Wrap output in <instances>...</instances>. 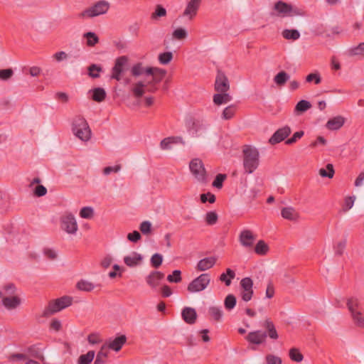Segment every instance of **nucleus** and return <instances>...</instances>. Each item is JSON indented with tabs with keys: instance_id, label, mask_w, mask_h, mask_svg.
<instances>
[{
	"instance_id": "1",
	"label": "nucleus",
	"mask_w": 364,
	"mask_h": 364,
	"mask_svg": "<svg viewBox=\"0 0 364 364\" xmlns=\"http://www.w3.org/2000/svg\"><path fill=\"white\" fill-rule=\"evenodd\" d=\"M166 75V71L159 69L150 80L146 81H138L133 84L132 92L136 98L141 97L146 92L154 93L157 90L156 85L161 81Z\"/></svg>"
},
{
	"instance_id": "2",
	"label": "nucleus",
	"mask_w": 364,
	"mask_h": 364,
	"mask_svg": "<svg viewBox=\"0 0 364 364\" xmlns=\"http://www.w3.org/2000/svg\"><path fill=\"white\" fill-rule=\"evenodd\" d=\"M243 166L246 173H253L259 164V153L257 149L250 145H245L242 149Z\"/></svg>"
},
{
	"instance_id": "3",
	"label": "nucleus",
	"mask_w": 364,
	"mask_h": 364,
	"mask_svg": "<svg viewBox=\"0 0 364 364\" xmlns=\"http://www.w3.org/2000/svg\"><path fill=\"white\" fill-rule=\"evenodd\" d=\"M305 14L304 9L282 1H278L274 4L272 13V15L282 18L304 16Z\"/></svg>"
},
{
	"instance_id": "4",
	"label": "nucleus",
	"mask_w": 364,
	"mask_h": 364,
	"mask_svg": "<svg viewBox=\"0 0 364 364\" xmlns=\"http://www.w3.org/2000/svg\"><path fill=\"white\" fill-rule=\"evenodd\" d=\"M346 304L353 323L358 328H364V311L359 299L351 296L347 299Z\"/></svg>"
},
{
	"instance_id": "5",
	"label": "nucleus",
	"mask_w": 364,
	"mask_h": 364,
	"mask_svg": "<svg viewBox=\"0 0 364 364\" xmlns=\"http://www.w3.org/2000/svg\"><path fill=\"white\" fill-rule=\"evenodd\" d=\"M72 131L74 135L82 141H87L91 138V129L86 119L77 116L73 119Z\"/></svg>"
},
{
	"instance_id": "6",
	"label": "nucleus",
	"mask_w": 364,
	"mask_h": 364,
	"mask_svg": "<svg viewBox=\"0 0 364 364\" xmlns=\"http://www.w3.org/2000/svg\"><path fill=\"white\" fill-rule=\"evenodd\" d=\"M72 303L73 298L68 296H64L50 301L46 308L43 310L42 316L44 317H49L51 315L70 306Z\"/></svg>"
},
{
	"instance_id": "7",
	"label": "nucleus",
	"mask_w": 364,
	"mask_h": 364,
	"mask_svg": "<svg viewBox=\"0 0 364 364\" xmlns=\"http://www.w3.org/2000/svg\"><path fill=\"white\" fill-rule=\"evenodd\" d=\"M189 168L194 178L201 183L208 182V176L203 161L198 158L193 159L189 164Z\"/></svg>"
},
{
	"instance_id": "8",
	"label": "nucleus",
	"mask_w": 364,
	"mask_h": 364,
	"mask_svg": "<svg viewBox=\"0 0 364 364\" xmlns=\"http://www.w3.org/2000/svg\"><path fill=\"white\" fill-rule=\"evenodd\" d=\"M211 281L208 273H203L192 280L187 287V290L191 293H198L205 290Z\"/></svg>"
},
{
	"instance_id": "9",
	"label": "nucleus",
	"mask_w": 364,
	"mask_h": 364,
	"mask_svg": "<svg viewBox=\"0 0 364 364\" xmlns=\"http://www.w3.org/2000/svg\"><path fill=\"white\" fill-rule=\"evenodd\" d=\"M109 8V4L107 1L102 0L95 3L93 6L84 10L80 16L82 18H93L100 15L105 14Z\"/></svg>"
},
{
	"instance_id": "10",
	"label": "nucleus",
	"mask_w": 364,
	"mask_h": 364,
	"mask_svg": "<svg viewBox=\"0 0 364 364\" xmlns=\"http://www.w3.org/2000/svg\"><path fill=\"white\" fill-rule=\"evenodd\" d=\"M61 229L69 235H75L78 230V225L75 217L71 213H65L60 220Z\"/></svg>"
},
{
	"instance_id": "11",
	"label": "nucleus",
	"mask_w": 364,
	"mask_h": 364,
	"mask_svg": "<svg viewBox=\"0 0 364 364\" xmlns=\"http://www.w3.org/2000/svg\"><path fill=\"white\" fill-rule=\"evenodd\" d=\"M186 126L188 134L192 137H202L205 134L206 127L199 119L190 118L186 120Z\"/></svg>"
},
{
	"instance_id": "12",
	"label": "nucleus",
	"mask_w": 364,
	"mask_h": 364,
	"mask_svg": "<svg viewBox=\"0 0 364 364\" xmlns=\"http://www.w3.org/2000/svg\"><path fill=\"white\" fill-rule=\"evenodd\" d=\"M127 65L128 58L127 56L123 55L117 58L112 69L111 78L119 81L122 79V75L127 69Z\"/></svg>"
},
{
	"instance_id": "13",
	"label": "nucleus",
	"mask_w": 364,
	"mask_h": 364,
	"mask_svg": "<svg viewBox=\"0 0 364 364\" xmlns=\"http://www.w3.org/2000/svg\"><path fill=\"white\" fill-rule=\"evenodd\" d=\"M253 282L250 277H245L240 281V296L245 301H250L253 296Z\"/></svg>"
},
{
	"instance_id": "14",
	"label": "nucleus",
	"mask_w": 364,
	"mask_h": 364,
	"mask_svg": "<svg viewBox=\"0 0 364 364\" xmlns=\"http://www.w3.org/2000/svg\"><path fill=\"white\" fill-rule=\"evenodd\" d=\"M201 2L202 0H188L183 12V16L192 20L197 15Z\"/></svg>"
},
{
	"instance_id": "15",
	"label": "nucleus",
	"mask_w": 364,
	"mask_h": 364,
	"mask_svg": "<svg viewBox=\"0 0 364 364\" xmlns=\"http://www.w3.org/2000/svg\"><path fill=\"white\" fill-rule=\"evenodd\" d=\"M291 128L287 125L279 128L269 139V144L274 145L282 141L291 134Z\"/></svg>"
},
{
	"instance_id": "16",
	"label": "nucleus",
	"mask_w": 364,
	"mask_h": 364,
	"mask_svg": "<svg viewBox=\"0 0 364 364\" xmlns=\"http://www.w3.org/2000/svg\"><path fill=\"white\" fill-rule=\"evenodd\" d=\"M229 89L230 85L228 77L223 72L219 71L215 79V90L218 92H226Z\"/></svg>"
},
{
	"instance_id": "17",
	"label": "nucleus",
	"mask_w": 364,
	"mask_h": 364,
	"mask_svg": "<svg viewBox=\"0 0 364 364\" xmlns=\"http://www.w3.org/2000/svg\"><path fill=\"white\" fill-rule=\"evenodd\" d=\"M126 336L121 335L119 336L114 338V339H109L104 346H105L106 348H109L117 352L121 350V348L126 343Z\"/></svg>"
},
{
	"instance_id": "18",
	"label": "nucleus",
	"mask_w": 364,
	"mask_h": 364,
	"mask_svg": "<svg viewBox=\"0 0 364 364\" xmlns=\"http://www.w3.org/2000/svg\"><path fill=\"white\" fill-rule=\"evenodd\" d=\"M255 238V235L250 230H243L239 235V241L241 245L245 247H252Z\"/></svg>"
},
{
	"instance_id": "19",
	"label": "nucleus",
	"mask_w": 364,
	"mask_h": 364,
	"mask_svg": "<svg viewBox=\"0 0 364 364\" xmlns=\"http://www.w3.org/2000/svg\"><path fill=\"white\" fill-rule=\"evenodd\" d=\"M267 338V333L261 331H255L250 332L245 337L246 340L250 343L259 345L264 343Z\"/></svg>"
},
{
	"instance_id": "20",
	"label": "nucleus",
	"mask_w": 364,
	"mask_h": 364,
	"mask_svg": "<svg viewBox=\"0 0 364 364\" xmlns=\"http://www.w3.org/2000/svg\"><path fill=\"white\" fill-rule=\"evenodd\" d=\"M164 277V273L159 271H153L146 277V282L151 289H156Z\"/></svg>"
},
{
	"instance_id": "21",
	"label": "nucleus",
	"mask_w": 364,
	"mask_h": 364,
	"mask_svg": "<svg viewBox=\"0 0 364 364\" xmlns=\"http://www.w3.org/2000/svg\"><path fill=\"white\" fill-rule=\"evenodd\" d=\"M142 260V255L136 252H132L131 254L124 257V264L129 267L139 265Z\"/></svg>"
},
{
	"instance_id": "22",
	"label": "nucleus",
	"mask_w": 364,
	"mask_h": 364,
	"mask_svg": "<svg viewBox=\"0 0 364 364\" xmlns=\"http://www.w3.org/2000/svg\"><path fill=\"white\" fill-rule=\"evenodd\" d=\"M21 304V299L17 296H5L2 298V304L9 309H14Z\"/></svg>"
},
{
	"instance_id": "23",
	"label": "nucleus",
	"mask_w": 364,
	"mask_h": 364,
	"mask_svg": "<svg viewBox=\"0 0 364 364\" xmlns=\"http://www.w3.org/2000/svg\"><path fill=\"white\" fill-rule=\"evenodd\" d=\"M216 262V258L208 257L198 261L196 269L200 272H204L212 268Z\"/></svg>"
},
{
	"instance_id": "24",
	"label": "nucleus",
	"mask_w": 364,
	"mask_h": 364,
	"mask_svg": "<svg viewBox=\"0 0 364 364\" xmlns=\"http://www.w3.org/2000/svg\"><path fill=\"white\" fill-rule=\"evenodd\" d=\"M281 215L283 218L290 221H297L299 219V213L291 206L283 208L281 210Z\"/></svg>"
},
{
	"instance_id": "25",
	"label": "nucleus",
	"mask_w": 364,
	"mask_h": 364,
	"mask_svg": "<svg viewBox=\"0 0 364 364\" xmlns=\"http://www.w3.org/2000/svg\"><path fill=\"white\" fill-rule=\"evenodd\" d=\"M181 316L183 319L189 324L194 323L197 318L196 311L191 307H185L182 311Z\"/></svg>"
},
{
	"instance_id": "26",
	"label": "nucleus",
	"mask_w": 364,
	"mask_h": 364,
	"mask_svg": "<svg viewBox=\"0 0 364 364\" xmlns=\"http://www.w3.org/2000/svg\"><path fill=\"white\" fill-rule=\"evenodd\" d=\"M177 143H183V139L180 136L166 137L161 141L160 147L162 150H169L172 145Z\"/></svg>"
},
{
	"instance_id": "27",
	"label": "nucleus",
	"mask_w": 364,
	"mask_h": 364,
	"mask_svg": "<svg viewBox=\"0 0 364 364\" xmlns=\"http://www.w3.org/2000/svg\"><path fill=\"white\" fill-rule=\"evenodd\" d=\"M345 119L341 116H337L330 119L326 127L329 130H338L344 124Z\"/></svg>"
},
{
	"instance_id": "28",
	"label": "nucleus",
	"mask_w": 364,
	"mask_h": 364,
	"mask_svg": "<svg viewBox=\"0 0 364 364\" xmlns=\"http://www.w3.org/2000/svg\"><path fill=\"white\" fill-rule=\"evenodd\" d=\"M213 102L216 105L226 104L232 100V97L226 92H218L213 95Z\"/></svg>"
},
{
	"instance_id": "29",
	"label": "nucleus",
	"mask_w": 364,
	"mask_h": 364,
	"mask_svg": "<svg viewBox=\"0 0 364 364\" xmlns=\"http://www.w3.org/2000/svg\"><path fill=\"white\" fill-rule=\"evenodd\" d=\"M263 326L267 329V334L270 338L276 340L278 338V333L273 322L269 319H266Z\"/></svg>"
},
{
	"instance_id": "30",
	"label": "nucleus",
	"mask_w": 364,
	"mask_h": 364,
	"mask_svg": "<svg viewBox=\"0 0 364 364\" xmlns=\"http://www.w3.org/2000/svg\"><path fill=\"white\" fill-rule=\"evenodd\" d=\"M290 79V75L285 71H280L274 77V82L278 87H283Z\"/></svg>"
},
{
	"instance_id": "31",
	"label": "nucleus",
	"mask_w": 364,
	"mask_h": 364,
	"mask_svg": "<svg viewBox=\"0 0 364 364\" xmlns=\"http://www.w3.org/2000/svg\"><path fill=\"white\" fill-rule=\"evenodd\" d=\"M282 36L286 40L296 41L300 38V33L296 29H284Z\"/></svg>"
},
{
	"instance_id": "32",
	"label": "nucleus",
	"mask_w": 364,
	"mask_h": 364,
	"mask_svg": "<svg viewBox=\"0 0 364 364\" xmlns=\"http://www.w3.org/2000/svg\"><path fill=\"white\" fill-rule=\"evenodd\" d=\"M208 315L215 321H219L223 317V311L220 306H211L208 308Z\"/></svg>"
},
{
	"instance_id": "33",
	"label": "nucleus",
	"mask_w": 364,
	"mask_h": 364,
	"mask_svg": "<svg viewBox=\"0 0 364 364\" xmlns=\"http://www.w3.org/2000/svg\"><path fill=\"white\" fill-rule=\"evenodd\" d=\"M92 92V100L97 102H102L106 97V92L102 87H96L91 90Z\"/></svg>"
},
{
	"instance_id": "34",
	"label": "nucleus",
	"mask_w": 364,
	"mask_h": 364,
	"mask_svg": "<svg viewBox=\"0 0 364 364\" xmlns=\"http://www.w3.org/2000/svg\"><path fill=\"white\" fill-rule=\"evenodd\" d=\"M255 252L259 255H265L269 252V246L264 240H259L255 247Z\"/></svg>"
},
{
	"instance_id": "35",
	"label": "nucleus",
	"mask_w": 364,
	"mask_h": 364,
	"mask_svg": "<svg viewBox=\"0 0 364 364\" xmlns=\"http://www.w3.org/2000/svg\"><path fill=\"white\" fill-rule=\"evenodd\" d=\"M235 273L233 270L228 268L226 270V273H223L220 276V280L225 284L226 286H230L231 284V279H234Z\"/></svg>"
},
{
	"instance_id": "36",
	"label": "nucleus",
	"mask_w": 364,
	"mask_h": 364,
	"mask_svg": "<svg viewBox=\"0 0 364 364\" xmlns=\"http://www.w3.org/2000/svg\"><path fill=\"white\" fill-rule=\"evenodd\" d=\"M76 287L80 291L89 292L94 289L95 285L89 281L81 279L77 283Z\"/></svg>"
},
{
	"instance_id": "37",
	"label": "nucleus",
	"mask_w": 364,
	"mask_h": 364,
	"mask_svg": "<svg viewBox=\"0 0 364 364\" xmlns=\"http://www.w3.org/2000/svg\"><path fill=\"white\" fill-rule=\"evenodd\" d=\"M95 353L93 350L88 351L86 354L81 355L77 360V364H90L95 358Z\"/></svg>"
},
{
	"instance_id": "38",
	"label": "nucleus",
	"mask_w": 364,
	"mask_h": 364,
	"mask_svg": "<svg viewBox=\"0 0 364 364\" xmlns=\"http://www.w3.org/2000/svg\"><path fill=\"white\" fill-rule=\"evenodd\" d=\"M236 109H237L236 106L234 105L228 106L223 111L222 118L225 120H228V119H232L236 112Z\"/></svg>"
},
{
	"instance_id": "39",
	"label": "nucleus",
	"mask_w": 364,
	"mask_h": 364,
	"mask_svg": "<svg viewBox=\"0 0 364 364\" xmlns=\"http://www.w3.org/2000/svg\"><path fill=\"white\" fill-rule=\"evenodd\" d=\"M348 53L350 56L360 55L364 56V42L360 43L355 47H352L348 50Z\"/></svg>"
},
{
	"instance_id": "40",
	"label": "nucleus",
	"mask_w": 364,
	"mask_h": 364,
	"mask_svg": "<svg viewBox=\"0 0 364 364\" xmlns=\"http://www.w3.org/2000/svg\"><path fill=\"white\" fill-rule=\"evenodd\" d=\"M319 174L321 177L332 178L334 175L333 166L331 164H328L326 168H321L319 170Z\"/></svg>"
},
{
	"instance_id": "41",
	"label": "nucleus",
	"mask_w": 364,
	"mask_h": 364,
	"mask_svg": "<svg viewBox=\"0 0 364 364\" xmlns=\"http://www.w3.org/2000/svg\"><path fill=\"white\" fill-rule=\"evenodd\" d=\"M236 303V297L233 294H228L224 300V306L228 311L233 309Z\"/></svg>"
},
{
	"instance_id": "42",
	"label": "nucleus",
	"mask_w": 364,
	"mask_h": 364,
	"mask_svg": "<svg viewBox=\"0 0 364 364\" xmlns=\"http://www.w3.org/2000/svg\"><path fill=\"white\" fill-rule=\"evenodd\" d=\"M289 358L291 360L295 362H301L304 359L303 355L301 353L299 350L296 348H292L289 350Z\"/></svg>"
},
{
	"instance_id": "43",
	"label": "nucleus",
	"mask_w": 364,
	"mask_h": 364,
	"mask_svg": "<svg viewBox=\"0 0 364 364\" xmlns=\"http://www.w3.org/2000/svg\"><path fill=\"white\" fill-rule=\"evenodd\" d=\"M105 346H102L100 350L97 353L94 364H104L107 357V352Z\"/></svg>"
},
{
	"instance_id": "44",
	"label": "nucleus",
	"mask_w": 364,
	"mask_h": 364,
	"mask_svg": "<svg viewBox=\"0 0 364 364\" xmlns=\"http://www.w3.org/2000/svg\"><path fill=\"white\" fill-rule=\"evenodd\" d=\"M311 103L305 100H300L296 105L295 112H304L311 107Z\"/></svg>"
},
{
	"instance_id": "45",
	"label": "nucleus",
	"mask_w": 364,
	"mask_h": 364,
	"mask_svg": "<svg viewBox=\"0 0 364 364\" xmlns=\"http://www.w3.org/2000/svg\"><path fill=\"white\" fill-rule=\"evenodd\" d=\"M83 36L87 39V45L88 46H94L99 41V38L93 32L85 33Z\"/></svg>"
},
{
	"instance_id": "46",
	"label": "nucleus",
	"mask_w": 364,
	"mask_h": 364,
	"mask_svg": "<svg viewBox=\"0 0 364 364\" xmlns=\"http://www.w3.org/2000/svg\"><path fill=\"white\" fill-rule=\"evenodd\" d=\"M172 36L176 40H183L187 38L188 33L185 28H178L173 31Z\"/></svg>"
},
{
	"instance_id": "47",
	"label": "nucleus",
	"mask_w": 364,
	"mask_h": 364,
	"mask_svg": "<svg viewBox=\"0 0 364 364\" xmlns=\"http://www.w3.org/2000/svg\"><path fill=\"white\" fill-rule=\"evenodd\" d=\"M102 71V67L96 64H92L88 68V74L92 78L100 77L99 73Z\"/></svg>"
},
{
	"instance_id": "48",
	"label": "nucleus",
	"mask_w": 364,
	"mask_h": 364,
	"mask_svg": "<svg viewBox=\"0 0 364 364\" xmlns=\"http://www.w3.org/2000/svg\"><path fill=\"white\" fill-rule=\"evenodd\" d=\"M218 214L214 211L208 212L205 215V220L209 225H215L218 221Z\"/></svg>"
},
{
	"instance_id": "49",
	"label": "nucleus",
	"mask_w": 364,
	"mask_h": 364,
	"mask_svg": "<svg viewBox=\"0 0 364 364\" xmlns=\"http://www.w3.org/2000/svg\"><path fill=\"white\" fill-rule=\"evenodd\" d=\"M151 264L154 268L159 267L163 262V256L159 253L154 254L151 257Z\"/></svg>"
},
{
	"instance_id": "50",
	"label": "nucleus",
	"mask_w": 364,
	"mask_h": 364,
	"mask_svg": "<svg viewBox=\"0 0 364 364\" xmlns=\"http://www.w3.org/2000/svg\"><path fill=\"white\" fill-rule=\"evenodd\" d=\"M94 210L92 208L87 206L83 207L80 211V216L82 218L90 219L93 217Z\"/></svg>"
},
{
	"instance_id": "51",
	"label": "nucleus",
	"mask_w": 364,
	"mask_h": 364,
	"mask_svg": "<svg viewBox=\"0 0 364 364\" xmlns=\"http://www.w3.org/2000/svg\"><path fill=\"white\" fill-rule=\"evenodd\" d=\"M173 58V54L171 52H165L160 53L159 55V61L162 65H166L169 63Z\"/></svg>"
},
{
	"instance_id": "52",
	"label": "nucleus",
	"mask_w": 364,
	"mask_h": 364,
	"mask_svg": "<svg viewBox=\"0 0 364 364\" xmlns=\"http://www.w3.org/2000/svg\"><path fill=\"white\" fill-rule=\"evenodd\" d=\"M306 82L318 85L321 82V77L318 73H310L306 77Z\"/></svg>"
},
{
	"instance_id": "53",
	"label": "nucleus",
	"mask_w": 364,
	"mask_h": 364,
	"mask_svg": "<svg viewBox=\"0 0 364 364\" xmlns=\"http://www.w3.org/2000/svg\"><path fill=\"white\" fill-rule=\"evenodd\" d=\"M226 178L227 176L225 174H218L213 182V186L218 189L221 188L223 187V183L224 181L226 179Z\"/></svg>"
},
{
	"instance_id": "54",
	"label": "nucleus",
	"mask_w": 364,
	"mask_h": 364,
	"mask_svg": "<svg viewBox=\"0 0 364 364\" xmlns=\"http://www.w3.org/2000/svg\"><path fill=\"white\" fill-rule=\"evenodd\" d=\"M181 272L180 270H174L172 274H169L167 277V280L169 282L178 283L181 281Z\"/></svg>"
},
{
	"instance_id": "55",
	"label": "nucleus",
	"mask_w": 364,
	"mask_h": 364,
	"mask_svg": "<svg viewBox=\"0 0 364 364\" xmlns=\"http://www.w3.org/2000/svg\"><path fill=\"white\" fill-rule=\"evenodd\" d=\"M166 15V10L161 5H156L155 11L151 14V18L164 17Z\"/></svg>"
},
{
	"instance_id": "56",
	"label": "nucleus",
	"mask_w": 364,
	"mask_h": 364,
	"mask_svg": "<svg viewBox=\"0 0 364 364\" xmlns=\"http://www.w3.org/2000/svg\"><path fill=\"white\" fill-rule=\"evenodd\" d=\"M346 246V240H342L337 242L334 247L335 252L336 255H341L343 254Z\"/></svg>"
},
{
	"instance_id": "57",
	"label": "nucleus",
	"mask_w": 364,
	"mask_h": 364,
	"mask_svg": "<svg viewBox=\"0 0 364 364\" xmlns=\"http://www.w3.org/2000/svg\"><path fill=\"white\" fill-rule=\"evenodd\" d=\"M139 229L143 234L148 235L151 231V223L149 221H144L140 224Z\"/></svg>"
},
{
	"instance_id": "58",
	"label": "nucleus",
	"mask_w": 364,
	"mask_h": 364,
	"mask_svg": "<svg viewBox=\"0 0 364 364\" xmlns=\"http://www.w3.org/2000/svg\"><path fill=\"white\" fill-rule=\"evenodd\" d=\"M13 75L14 71L11 68L0 70V79L2 80H9Z\"/></svg>"
},
{
	"instance_id": "59",
	"label": "nucleus",
	"mask_w": 364,
	"mask_h": 364,
	"mask_svg": "<svg viewBox=\"0 0 364 364\" xmlns=\"http://www.w3.org/2000/svg\"><path fill=\"white\" fill-rule=\"evenodd\" d=\"M267 364H282V359L274 355L269 354L266 356Z\"/></svg>"
},
{
	"instance_id": "60",
	"label": "nucleus",
	"mask_w": 364,
	"mask_h": 364,
	"mask_svg": "<svg viewBox=\"0 0 364 364\" xmlns=\"http://www.w3.org/2000/svg\"><path fill=\"white\" fill-rule=\"evenodd\" d=\"M303 131H299L294 134V135L286 141L287 144H292L295 143L298 139H301L304 136Z\"/></svg>"
},
{
	"instance_id": "61",
	"label": "nucleus",
	"mask_w": 364,
	"mask_h": 364,
	"mask_svg": "<svg viewBox=\"0 0 364 364\" xmlns=\"http://www.w3.org/2000/svg\"><path fill=\"white\" fill-rule=\"evenodd\" d=\"M121 169V165L120 164H117V165H115L114 166H107L105 167L104 169H103V173L105 175H109L111 173H117L120 171Z\"/></svg>"
},
{
	"instance_id": "62",
	"label": "nucleus",
	"mask_w": 364,
	"mask_h": 364,
	"mask_svg": "<svg viewBox=\"0 0 364 364\" xmlns=\"http://www.w3.org/2000/svg\"><path fill=\"white\" fill-rule=\"evenodd\" d=\"M132 74L134 76H139L144 74V68L141 66V63H137L132 67Z\"/></svg>"
},
{
	"instance_id": "63",
	"label": "nucleus",
	"mask_w": 364,
	"mask_h": 364,
	"mask_svg": "<svg viewBox=\"0 0 364 364\" xmlns=\"http://www.w3.org/2000/svg\"><path fill=\"white\" fill-rule=\"evenodd\" d=\"M47 193V189L43 185H38L34 190V194L36 196L41 197Z\"/></svg>"
},
{
	"instance_id": "64",
	"label": "nucleus",
	"mask_w": 364,
	"mask_h": 364,
	"mask_svg": "<svg viewBox=\"0 0 364 364\" xmlns=\"http://www.w3.org/2000/svg\"><path fill=\"white\" fill-rule=\"evenodd\" d=\"M141 237L140 233L136 230H134L127 235V239L132 242H137Z\"/></svg>"
}]
</instances>
